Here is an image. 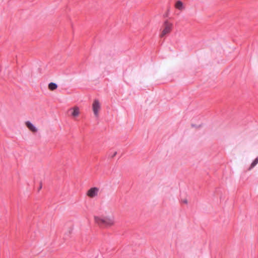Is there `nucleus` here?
I'll return each mask as SVG.
<instances>
[{"mask_svg": "<svg viewBox=\"0 0 258 258\" xmlns=\"http://www.w3.org/2000/svg\"><path fill=\"white\" fill-rule=\"evenodd\" d=\"M116 154H117V152H115L112 154V155H111V158L114 157Z\"/></svg>", "mask_w": 258, "mask_h": 258, "instance_id": "nucleus-11", "label": "nucleus"}, {"mask_svg": "<svg viewBox=\"0 0 258 258\" xmlns=\"http://www.w3.org/2000/svg\"><path fill=\"white\" fill-rule=\"evenodd\" d=\"M98 190L97 187H92L88 191L87 195L91 198H93L97 195Z\"/></svg>", "mask_w": 258, "mask_h": 258, "instance_id": "nucleus-4", "label": "nucleus"}, {"mask_svg": "<svg viewBox=\"0 0 258 258\" xmlns=\"http://www.w3.org/2000/svg\"><path fill=\"white\" fill-rule=\"evenodd\" d=\"M258 164V157H257L251 163L247 170L250 171Z\"/></svg>", "mask_w": 258, "mask_h": 258, "instance_id": "nucleus-6", "label": "nucleus"}, {"mask_svg": "<svg viewBox=\"0 0 258 258\" xmlns=\"http://www.w3.org/2000/svg\"><path fill=\"white\" fill-rule=\"evenodd\" d=\"M175 7L176 8H177V2H175Z\"/></svg>", "mask_w": 258, "mask_h": 258, "instance_id": "nucleus-12", "label": "nucleus"}, {"mask_svg": "<svg viewBox=\"0 0 258 258\" xmlns=\"http://www.w3.org/2000/svg\"><path fill=\"white\" fill-rule=\"evenodd\" d=\"M42 188V185L40 184L39 187V190H40L41 188Z\"/></svg>", "mask_w": 258, "mask_h": 258, "instance_id": "nucleus-13", "label": "nucleus"}, {"mask_svg": "<svg viewBox=\"0 0 258 258\" xmlns=\"http://www.w3.org/2000/svg\"><path fill=\"white\" fill-rule=\"evenodd\" d=\"M58 85L53 82H50L48 84V88L50 90L53 91L57 89Z\"/></svg>", "mask_w": 258, "mask_h": 258, "instance_id": "nucleus-7", "label": "nucleus"}, {"mask_svg": "<svg viewBox=\"0 0 258 258\" xmlns=\"http://www.w3.org/2000/svg\"><path fill=\"white\" fill-rule=\"evenodd\" d=\"M185 8L183 3L181 2L178 1V10H183Z\"/></svg>", "mask_w": 258, "mask_h": 258, "instance_id": "nucleus-8", "label": "nucleus"}, {"mask_svg": "<svg viewBox=\"0 0 258 258\" xmlns=\"http://www.w3.org/2000/svg\"><path fill=\"white\" fill-rule=\"evenodd\" d=\"M71 229H70V230H69V233H71Z\"/></svg>", "mask_w": 258, "mask_h": 258, "instance_id": "nucleus-14", "label": "nucleus"}, {"mask_svg": "<svg viewBox=\"0 0 258 258\" xmlns=\"http://www.w3.org/2000/svg\"><path fill=\"white\" fill-rule=\"evenodd\" d=\"M180 202H181V203H182V204H184L185 205H187L188 203V199L187 198H181Z\"/></svg>", "mask_w": 258, "mask_h": 258, "instance_id": "nucleus-9", "label": "nucleus"}, {"mask_svg": "<svg viewBox=\"0 0 258 258\" xmlns=\"http://www.w3.org/2000/svg\"><path fill=\"white\" fill-rule=\"evenodd\" d=\"M164 28L160 34L161 37L164 36L166 34L168 33L171 29L172 25L168 22L167 21H165L164 22Z\"/></svg>", "mask_w": 258, "mask_h": 258, "instance_id": "nucleus-3", "label": "nucleus"}, {"mask_svg": "<svg viewBox=\"0 0 258 258\" xmlns=\"http://www.w3.org/2000/svg\"><path fill=\"white\" fill-rule=\"evenodd\" d=\"M79 110L78 109H74L72 112V115L74 116H76L79 114Z\"/></svg>", "mask_w": 258, "mask_h": 258, "instance_id": "nucleus-10", "label": "nucleus"}, {"mask_svg": "<svg viewBox=\"0 0 258 258\" xmlns=\"http://www.w3.org/2000/svg\"><path fill=\"white\" fill-rule=\"evenodd\" d=\"M96 223L99 224L100 226L107 227L112 225L114 223V219L113 217H99L95 216L94 217Z\"/></svg>", "mask_w": 258, "mask_h": 258, "instance_id": "nucleus-1", "label": "nucleus"}, {"mask_svg": "<svg viewBox=\"0 0 258 258\" xmlns=\"http://www.w3.org/2000/svg\"><path fill=\"white\" fill-rule=\"evenodd\" d=\"M101 108L100 104L99 101L97 99L94 100L93 105L92 108L94 114L96 117H97L98 115V111Z\"/></svg>", "mask_w": 258, "mask_h": 258, "instance_id": "nucleus-2", "label": "nucleus"}, {"mask_svg": "<svg viewBox=\"0 0 258 258\" xmlns=\"http://www.w3.org/2000/svg\"><path fill=\"white\" fill-rule=\"evenodd\" d=\"M26 125L27 126V127L32 132H37V128H36V127L32 123H31L30 121H27L26 122Z\"/></svg>", "mask_w": 258, "mask_h": 258, "instance_id": "nucleus-5", "label": "nucleus"}]
</instances>
